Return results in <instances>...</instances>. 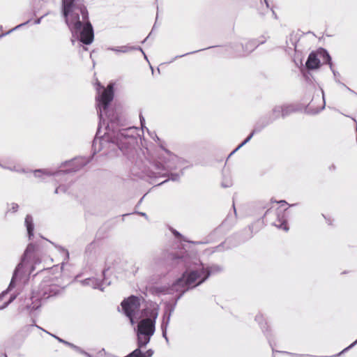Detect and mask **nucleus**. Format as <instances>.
Instances as JSON below:
<instances>
[{"label":"nucleus","mask_w":357,"mask_h":357,"mask_svg":"<svg viewBox=\"0 0 357 357\" xmlns=\"http://www.w3.org/2000/svg\"><path fill=\"white\" fill-rule=\"evenodd\" d=\"M63 12L72 35V43L79 39L84 44L93 42V31L82 0H63Z\"/></svg>","instance_id":"1"},{"label":"nucleus","mask_w":357,"mask_h":357,"mask_svg":"<svg viewBox=\"0 0 357 357\" xmlns=\"http://www.w3.org/2000/svg\"><path fill=\"white\" fill-rule=\"evenodd\" d=\"M220 270L218 266H213L211 270H205L201 264H195L183 273L174 284V289L176 291L184 292L190 288L194 287L204 282L210 274Z\"/></svg>","instance_id":"2"},{"label":"nucleus","mask_w":357,"mask_h":357,"mask_svg":"<svg viewBox=\"0 0 357 357\" xmlns=\"http://www.w3.org/2000/svg\"><path fill=\"white\" fill-rule=\"evenodd\" d=\"M40 264L39 252L36 246L30 243L28 245L22 258V262L17 267L8 289L15 286L17 281L26 280L29 275Z\"/></svg>","instance_id":"3"},{"label":"nucleus","mask_w":357,"mask_h":357,"mask_svg":"<svg viewBox=\"0 0 357 357\" xmlns=\"http://www.w3.org/2000/svg\"><path fill=\"white\" fill-rule=\"evenodd\" d=\"M158 317V312L155 308L153 309L148 317L147 312L142 313V320L139 323L137 327V342L139 347H142L147 344L151 336L155 331V321Z\"/></svg>","instance_id":"4"},{"label":"nucleus","mask_w":357,"mask_h":357,"mask_svg":"<svg viewBox=\"0 0 357 357\" xmlns=\"http://www.w3.org/2000/svg\"><path fill=\"white\" fill-rule=\"evenodd\" d=\"M99 95L97 97V105L98 107V112L100 116V124L98 128V132L102 126L105 125V117L107 116V106L108 104L113 99V85L109 84L107 89H102L100 91V88L97 89Z\"/></svg>","instance_id":"5"},{"label":"nucleus","mask_w":357,"mask_h":357,"mask_svg":"<svg viewBox=\"0 0 357 357\" xmlns=\"http://www.w3.org/2000/svg\"><path fill=\"white\" fill-rule=\"evenodd\" d=\"M121 307L126 315L129 317L130 323L133 325L138 319L141 318L139 313L140 299L135 296H130L121 303Z\"/></svg>","instance_id":"6"},{"label":"nucleus","mask_w":357,"mask_h":357,"mask_svg":"<svg viewBox=\"0 0 357 357\" xmlns=\"http://www.w3.org/2000/svg\"><path fill=\"white\" fill-rule=\"evenodd\" d=\"M54 294L55 292H53L48 285H47L46 284H43L42 289L31 297V299L33 300V305L31 306L29 303H27V308L30 310L38 308L39 306V300L40 298H47Z\"/></svg>","instance_id":"7"},{"label":"nucleus","mask_w":357,"mask_h":357,"mask_svg":"<svg viewBox=\"0 0 357 357\" xmlns=\"http://www.w3.org/2000/svg\"><path fill=\"white\" fill-rule=\"evenodd\" d=\"M320 57H323L326 59L327 61H329L331 58L327 52L324 50H321L317 53H311L307 59L306 62V66L309 69H316L318 68L320 63Z\"/></svg>","instance_id":"8"},{"label":"nucleus","mask_w":357,"mask_h":357,"mask_svg":"<svg viewBox=\"0 0 357 357\" xmlns=\"http://www.w3.org/2000/svg\"><path fill=\"white\" fill-rule=\"evenodd\" d=\"M25 224H26L28 234H29V236L30 238L31 236H33V220L30 215H27L26 217Z\"/></svg>","instance_id":"9"},{"label":"nucleus","mask_w":357,"mask_h":357,"mask_svg":"<svg viewBox=\"0 0 357 357\" xmlns=\"http://www.w3.org/2000/svg\"><path fill=\"white\" fill-rule=\"evenodd\" d=\"M84 283L85 284L90 285L95 289L99 287V284H97V281L94 279H87L84 282Z\"/></svg>","instance_id":"10"},{"label":"nucleus","mask_w":357,"mask_h":357,"mask_svg":"<svg viewBox=\"0 0 357 357\" xmlns=\"http://www.w3.org/2000/svg\"><path fill=\"white\" fill-rule=\"evenodd\" d=\"M42 174L44 178L50 176V173L47 171L36 170L34 172V175L36 177H41Z\"/></svg>","instance_id":"11"},{"label":"nucleus","mask_w":357,"mask_h":357,"mask_svg":"<svg viewBox=\"0 0 357 357\" xmlns=\"http://www.w3.org/2000/svg\"><path fill=\"white\" fill-rule=\"evenodd\" d=\"M254 135V132H252L248 137L246 139H245L234 151V152H235L236 151H237L238 149H239L241 147H242L243 145H245L246 143H248L250 139Z\"/></svg>","instance_id":"12"},{"label":"nucleus","mask_w":357,"mask_h":357,"mask_svg":"<svg viewBox=\"0 0 357 357\" xmlns=\"http://www.w3.org/2000/svg\"><path fill=\"white\" fill-rule=\"evenodd\" d=\"M109 50L117 52H126L128 51V48L127 47H121L116 48H109Z\"/></svg>","instance_id":"13"},{"label":"nucleus","mask_w":357,"mask_h":357,"mask_svg":"<svg viewBox=\"0 0 357 357\" xmlns=\"http://www.w3.org/2000/svg\"><path fill=\"white\" fill-rule=\"evenodd\" d=\"M153 351L151 349H149V350L146 351V352L142 353V357H151L153 356Z\"/></svg>","instance_id":"14"},{"label":"nucleus","mask_w":357,"mask_h":357,"mask_svg":"<svg viewBox=\"0 0 357 357\" xmlns=\"http://www.w3.org/2000/svg\"><path fill=\"white\" fill-rule=\"evenodd\" d=\"M278 227L282 228L284 231H288V229H289V228L287 227V226L284 223H282L280 226H278Z\"/></svg>","instance_id":"15"},{"label":"nucleus","mask_w":357,"mask_h":357,"mask_svg":"<svg viewBox=\"0 0 357 357\" xmlns=\"http://www.w3.org/2000/svg\"><path fill=\"white\" fill-rule=\"evenodd\" d=\"M14 299H15V296H14V297H12V298L9 300V301H8L6 305H4L3 306L1 307H0V309H3L4 307H6L8 305V304L9 303H10V302H11L13 300H14Z\"/></svg>","instance_id":"16"},{"label":"nucleus","mask_w":357,"mask_h":357,"mask_svg":"<svg viewBox=\"0 0 357 357\" xmlns=\"http://www.w3.org/2000/svg\"><path fill=\"white\" fill-rule=\"evenodd\" d=\"M140 121H141L142 128H144V119L142 116L140 117Z\"/></svg>","instance_id":"17"},{"label":"nucleus","mask_w":357,"mask_h":357,"mask_svg":"<svg viewBox=\"0 0 357 357\" xmlns=\"http://www.w3.org/2000/svg\"><path fill=\"white\" fill-rule=\"evenodd\" d=\"M357 343V340L352 344L349 346V347H351L352 346H354L355 344Z\"/></svg>","instance_id":"18"},{"label":"nucleus","mask_w":357,"mask_h":357,"mask_svg":"<svg viewBox=\"0 0 357 357\" xmlns=\"http://www.w3.org/2000/svg\"><path fill=\"white\" fill-rule=\"evenodd\" d=\"M94 143H95V144H96V143H97V139H95Z\"/></svg>","instance_id":"19"}]
</instances>
